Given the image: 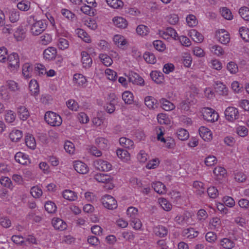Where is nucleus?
I'll return each mask as SVG.
<instances>
[{"instance_id": "55", "label": "nucleus", "mask_w": 249, "mask_h": 249, "mask_svg": "<svg viewBox=\"0 0 249 249\" xmlns=\"http://www.w3.org/2000/svg\"><path fill=\"white\" fill-rule=\"evenodd\" d=\"M148 28L144 25H139L136 29V32L140 36H146L149 32Z\"/></svg>"}, {"instance_id": "14", "label": "nucleus", "mask_w": 249, "mask_h": 249, "mask_svg": "<svg viewBox=\"0 0 249 249\" xmlns=\"http://www.w3.org/2000/svg\"><path fill=\"white\" fill-rule=\"evenodd\" d=\"M15 159L17 162L22 165H27L30 163L28 156L20 152L16 153Z\"/></svg>"}, {"instance_id": "22", "label": "nucleus", "mask_w": 249, "mask_h": 249, "mask_svg": "<svg viewBox=\"0 0 249 249\" xmlns=\"http://www.w3.org/2000/svg\"><path fill=\"white\" fill-rule=\"evenodd\" d=\"M18 114L21 120H26L29 116V112L24 106L18 107Z\"/></svg>"}, {"instance_id": "44", "label": "nucleus", "mask_w": 249, "mask_h": 249, "mask_svg": "<svg viewBox=\"0 0 249 249\" xmlns=\"http://www.w3.org/2000/svg\"><path fill=\"white\" fill-rule=\"evenodd\" d=\"M210 49L212 53L217 56H221L224 54V51L222 48L219 45H213L210 48Z\"/></svg>"}, {"instance_id": "29", "label": "nucleus", "mask_w": 249, "mask_h": 249, "mask_svg": "<svg viewBox=\"0 0 249 249\" xmlns=\"http://www.w3.org/2000/svg\"><path fill=\"white\" fill-rule=\"evenodd\" d=\"M120 144L126 148H132L134 146V142L130 139L125 137H122L119 140Z\"/></svg>"}, {"instance_id": "38", "label": "nucleus", "mask_w": 249, "mask_h": 249, "mask_svg": "<svg viewBox=\"0 0 249 249\" xmlns=\"http://www.w3.org/2000/svg\"><path fill=\"white\" fill-rule=\"evenodd\" d=\"M122 99L125 104H131L133 100V94L129 91H125L122 94Z\"/></svg>"}, {"instance_id": "26", "label": "nucleus", "mask_w": 249, "mask_h": 249, "mask_svg": "<svg viewBox=\"0 0 249 249\" xmlns=\"http://www.w3.org/2000/svg\"><path fill=\"white\" fill-rule=\"evenodd\" d=\"M25 142L26 145L31 149H35L36 147V142L34 137L31 134H28L25 136Z\"/></svg>"}, {"instance_id": "57", "label": "nucleus", "mask_w": 249, "mask_h": 249, "mask_svg": "<svg viewBox=\"0 0 249 249\" xmlns=\"http://www.w3.org/2000/svg\"><path fill=\"white\" fill-rule=\"evenodd\" d=\"M177 137L178 139L181 141L187 140L189 137V133L184 129H181L177 132Z\"/></svg>"}, {"instance_id": "18", "label": "nucleus", "mask_w": 249, "mask_h": 249, "mask_svg": "<svg viewBox=\"0 0 249 249\" xmlns=\"http://www.w3.org/2000/svg\"><path fill=\"white\" fill-rule=\"evenodd\" d=\"M23 137L22 131L18 129L13 130L9 134L11 140L14 142H18Z\"/></svg>"}, {"instance_id": "8", "label": "nucleus", "mask_w": 249, "mask_h": 249, "mask_svg": "<svg viewBox=\"0 0 249 249\" xmlns=\"http://www.w3.org/2000/svg\"><path fill=\"white\" fill-rule=\"evenodd\" d=\"M127 78L129 81L134 85L141 86L144 85V80L141 76L135 72H129Z\"/></svg>"}, {"instance_id": "20", "label": "nucleus", "mask_w": 249, "mask_h": 249, "mask_svg": "<svg viewBox=\"0 0 249 249\" xmlns=\"http://www.w3.org/2000/svg\"><path fill=\"white\" fill-rule=\"evenodd\" d=\"M183 236L188 239H193L197 236L198 232L195 231L193 228L186 229L183 230L182 232Z\"/></svg>"}, {"instance_id": "49", "label": "nucleus", "mask_w": 249, "mask_h": 249, "mask_svg": "<svg viewBox=\"0 0 249 249\" xmlns=\"http://www.w3.org/2000/svg\"><path fill=\"white\" fill-rule=\"evenodd\" d=\"M40 43L43 45H47L51 42L52 38L51 35L48 34H45L41 36L40 37Z\"/></svg>"}, {"instance_id": "13", "label": "nucleus", "mask_w": 249, "mask_h": 249, "mask_svg": "<svg viewBox=\"0 0 249 249\" xmlns=\"http://www.w3.org/2000/svg\"><path fill=\"white\" fill-rule=\"evenodd\" d=\"M53 227L56 229L63 231L67 228V224L59 218H53L52 221Z\"/></svg>"}, {"instance_id": "43", "label": "nucleus", "mask_w": 249, "mask_h": 249, "mask_svg": "<svg viewBox=\"0 0 249 249\" xmlns=\"http://www.w3.org/2000/svg\"><path fill=\"white\" fill-rule=\"evenodd\" d=\"M143 58L149 64H154L156 62V58L154 54L151 52H145L143 54Z\"/></svg>"}, {"instance_id": "15", "label": "nucleus", "mask_w": 249, "mask_h": 249, "mask_svg": "<svg viewBox=\"0 0 249 249\" xmlns=\"http://www.w3.org/2000/svg\"><path fill=\"white\" fill-rule=\"evenodd\" d=\"M81 61L82 62L83 67L85 68H89L92 63V59L89 54L85 51L81 52Z\"/></svg>"}, {"instance_id": "46", "label": "nucleus", "mask_w": 249, "mask_h": 249, "mask_svg": "<svg viewBox=\"0 0 249 249\" xmlns=\"http://www.w3.org/2000/svg\"><path fill=\"white\" fill-rule=\"evenodd\" d=\"M9 17L11 22H16L18 20L19 18V13L17 10L12 9L9 12Z\"/></svg>"}, {"instance_id": "21", "label": "nucleus", "mask_w": 249, "mask_h": 249, "mask_svg": "<svg viewBox=\"0 0 249 249\" xmlns=\"http://www.w3.org/2000/svg\"><path fill=\"white\" fill-rule=\"evenodd\" d=\"M154 232L157 236L163 237L167 234V229L165 227L161 225L156 226L154 228Z\"/></svg>"}, {"instance_id": "5", "label": "nucleus", "mask_w": 249, "mask_h": 249, "mask_svg": "<svg viewBox=\"0 0 249 249\" xmlns=\"http://www.w3.org/2000/svg\"><path fill=\"white\" fill-rule=\"evenodd\" d=\"M103 206L110 210L115 209L117 207V203L115 198L110 195H105L101 199Z\"/></svg>"}, {"instance_id": "1", "label": "nucleus", "mask_w": 249, "mask_h": 249, "mask_svg": "<svg viewBox=\"0 0 249 249\" xmlns=\"http://www.w3.org/2000/svg\"><path fill=\"white\" fill-rule=\"evenodd\" d=\"M27 26L31 34L38 36L42 33L47 28V24L44 20H36L34 16H29L27 19Z\"/></svg>"}, {"instance_id": "41", "label": "nucleus", "mask_w": 249, "mask_h": 249, "mask_svg": "<svg viewBox=\"0 0 249 249\" xmlns=\"http://www.w3.org/2000/svg\"><path fill=\"white\" fill-rule=\"evenodd\" d=\"M99 57L101 59L102 62L107 67L110 66L113 62L111 57L106 54H100Z\"/></svg>"}, {"instance_id": "11", "label": "nucleus", "mask_w": 249, "mask_h": 249, "mask_svg": "<svg viewBox=\"0 0 249 249\" xmlns=\"http://www.w3.org/2000/svg\"><path fill=\"white\" fill-rule=\"evenodd\" d=\"M73 167L77 173L81 174H86L89 171L87 165L79 160L75 161L74 162Z\"/></svg>"}, {"instance_id": "17", "label": "nucleus", "mask_w": 249, "mask_h": 249, "mask_svg": "<svg viewBox=\"0 0 249 249\" xmlns=\"http://www.w3.org/2000/svg\"><path fill=\"white\" fill-rule=\"evenodd\" d=\"M94 178L99 182L107 183L111 180V177L106 174L98 173L94 176Z\"/></svg>"}, {"instance_id": "6", "label": "nucleus", "mask_w": 249, "mask_h": 249, "mask_svg": "<svg viewBox=\"0 0 249 249\" xmlns=\"http://www.w3.org/2000/svg\"><path fill=\"white\" fill-rule=\"evenodd\" d=\"M203 119L210 122H214L218 119V115L213 109L210 108H205L202 112Z\"/></svg>"}, {"instance_id": "25", "label": "nucleus", "mask_w": 249, "mask_h": 249, "mask_svg": "<svg viewBox=\"0 0 249 249\" xmlns=\"http://www.w3.org/2000/svg\"><path fill=\"white\" fill-rule=\"evenodd\" d=\"M114 25L120 28H125L127 25V21L122 17H115L113 18Z\"/></svg>"}, {"instance_id": "50", "label": "nucleus", "mask_w": 249, "mask_h": 249, "mask_svg": "<svg viewBox=\"0 0 249 249\" xmlns=\"http://www.w3.org/2000/svg\"><path fill=\"white\" fill-rule=\"evenodd\" d=\"M61 14L64 17L67 18L69 20L73 21L75 18V15L71 11L68 9H62Z\"/></svg>"}, {"instance_id": "59", "label": "nucleus", "mask_w": 249, "mask_h": 249, "mask_svg": "<svg viewBox=\"0 0 249 249\" xmlns=\"http://www.w3.org/2000/svg\"><path fill=\"white\" fill-rule=\"evenodd\" d=\"M158 122L160 124H167L170 123V120L165 114L160 113L157 116Z\"/></svg>"}, {"instance_id": "7", "label": "nucleus", "mask_w": 249, "mask_h": 249, "mask_svg": "<svg viewBox=\"0 0 249 249\" xmlns=\"http://www.w3.org/2000/svg\"><path fill=\"white\" fill-rule=\"evenodd\" d=\"M93 165L97 170L103 172H107L112 168V165L108 161L102 159L94 160Z\"/></svg>"}, {"instance_id": "2", "label": "nucleus", "mask_w": 249, "mask_h": 249, "mask_svg": "<svg viewBox=\"0 0 249 249\" xmlns=\"http://www.w3.org/2000/svg\"><path fill=\"white\" fill-rule=\"evenodd\" d=\"M44 119L48 124L52 126H59L62 123L61 116L53 111H47L45 114Z\"/></svg>"}, {"instance_id": "33", "label": "nucleus", "mask_w": 249, "mask_h": 249, "mask_svg": "<svg viewBox=\"0 0 249 249\" xmlns=\"http://www.w3.org/2000/svg\"><path fill=\"white\" fill-rule=\"evenodd\" d=\"M76 34L78 36L80 37L85 42L89 43L91 41L90 36L84 30L81 29H77Z\"/></svg>"}, {"instance_id": "27", "label": "nucleus", "mask_w": 249, "mask_h": 249, "mask_svg": "<svg viewBox=\"0 0 249 249\" xmlns=\"http://www.w3.org/2000/svg\"><path fill=\"white\" fill-rule=\"evenodd\" d=\"M73 81L79 86H84L87 83V80L81 74L76 73L73 76Z\"/></svg>"}, {"instance_id": "53", "label": "nucleus", "mask_w": 249, "mask_h": 249, "mask_svg": "<svg viewBox=\"0 0 249 249\" xmlns=\"http://www.w3.org/2000/svg\"><path fill=\"white\" fill-rule=\"evenodd\" d=\"M187 24L190 27H194L197 25V20L195 16L189 15L186 18Z\"/></svg>"}, {"instance_id": "63", "label": "nucleus", "mask_w": 249, "mask_h": 249, "mask_svg": "<svg viewBox=\"0 0 249 249\" xmlns=\"http://www.w3.org/2000/svg\"><path fill=\"white\" fill-rule=\"evenodd\" d=\"M105 73L107 79L110 80L115 81L117 78V73L112 70L107 69L105 71Z\"/></svg>"}, {"instance_id": "12", "label": "nucleus", "mask_w": 249, "mask_h": 249, "mask_svg": "<svg viewBox=\"0 0 249 249\" xmlns=\"http://www.w3.org/2000/svg\"><path fill=\"white\" fill-rule=\"evenodd\" d=\"M200 136L205 141H209L212 139V133L210 130L205 126H201L199 130Z\"/></svg>"}, {"instance_id": "37", "label": "nucleus", "mask_w": 249, "mask_h": 249, "mask_svg": "<svg viewBox=\"0 0 249 249\" xmlns=\"http://www.w3.org/2000/svg\"><path fill=\"white\" fill-rule=\"evenodd\" d=\"M95 143L99 148L104 149L107 147L108 141L104 138L99 137L95 139Z\"/></svg>"}, {"instance_id": "52", "label": "nucleus", "mask_w": 249, "mask_h": 249, "mask_svg": "<svg viewBox=\"0 0 249 249\" xmlns=\"http://www.w3.org/2000/svg\"><path fill=\"white\" fill-rule=\"evenodd\" d=\"M69 41L65 38H59L57 42V46L59 49L64 50L69 47Z\"/></svg>"}, {"instance_id": "62", "label": "nucleus", "mask_w": 249, "mask_h": 249, "mask_svg": "<svg viewBox=\"0 0 249 249\" xmlns=\"http://www.w3.org/2000/svg\"><path fill=\"white\" fill-rule=\"evenodd\" d=\"M175 219L178 223L183 225L188 222L189 217L185 214L177 215Z\"/></svg>"}, {"instance_id": "64", "label": "nucleus", "mask_w": 249, "mask_h": 249, "mask_svg": "<svg viewBox=\"0 0 249 249\" xmlns=\"http://www.w3.org/2000/svg\"><path fill=\"white\" fill-rule=\"evenodd\" d=\"M153 44L154 48L159 51L162 52L165 49V45L161 40H155L154 41Z\"/></svg>"}, {"instance_id": "16", "label": "nucleus", "mask_w": 249, "mask_h": 249, "mask_svg": "<svg viewBox=\"0 0 249 249\" xmlns=\"http://www.w3.org/2000/svg\"><path fill=\"white\" fill-rule=\"evenodd\" d=\"M220 246L225 249H231L235 246L234 242L228 238L221 239L219 242Z\"/></svg>"}, {"instance_id": "32", "label": "nucleus", "mask_w": 249, "mask_h": 249, "mask_svg": "<svg viewBox=\"0 0 249 249\" xmlns=\"http://www.w3.org/2000/svg\"><path fill=\"white\" fill-rule=\"evenodd\" d=\"M29 89L34 96L38 95L39 91V85L36 80H31L29 83Z\"/></svg>"}, {"instance_id": "31", "label": "nucleus", "mask_w": 249, "mask_h": 249, "mask_svg": "<svg viewBox=\"0 0 249 249\" xmlns=\"http://www.w3.org/2000/svg\"><path fill=\"white\" fill-rule=\"evenodd\" d=\"M14 36L18 41H21L25 37V32L22 27H18L14 33Z\"/></svg>"}, {"instance_id": "51", "label": "nucleus", "mask_w": 249, "mask_h": 249, "mask_svg": "<svg viewBox=\"0 0 249 249\" xmlns=\"http://www.w3.org/2000/svg\"><path fill=\"white\" fill-rule=\"evenodd\" d=\"M191 36L196 42H201L203 40V35L196 30H193L191 32Z\"/></svg>"}, {"instance_id": "39", "label": "nucleus", "mask_w": 249, "mask_h": 249, "mask_svg": "<svg viewBox=\"0 0 249 249\" xmlns=\"http://www.w3.org/2000/svg\"><path fill=\"white\" fill-rule=\"evenodd\" d=\"M126 213L130 220L136 218L138 216V209L133 207H129L127 210Z\"/></svg>"}, {"instance_id": "58", "label": "nucleus", "mask_w": 249, "mask_h": 249, "mask_svg": "<svg viewBox=\"0 0 249 249\" xmlns=\"http://www.w3.org/2000/svg\"><path fill=\"white\" fill-rule=\"evenodd\" d=\"M222 201L224 205L230 208L233 207L235 205L234 200L231 196H225L223 197Z\"/></svg>"}, {"instance_id": "54", "label": "nucleus", "mask_w": 249, "mask_h": 249, "mask_svg": "<svg viewBox=\"0 0 249 249\" xmlns=\"http://www.w3.org/2000/svg\"><path fill=\"white\" fill-rule=\"evenodd\" d=\"M16 119V114L12 110H9L6 111L5 115V120L8 123L13 122Z\"/></svg>"}, {"instance_id": "3", "label": "nucleus", "mask_w": 249, "mask_h": 249, "mask_svg": "<svg viewBox=\"0 0 249 249\" xmlns=\"http://www.w3.org/2000/svg\"><path fill=\"white\" fill-rule=\"evenodd\" d=\"M8 68L12 71L17 70L19 67V58L18 54L13 53L7 57Z\"/></svg>"}, {"instance_id": "9", "label": "nucleus", "mask_w": 249, "mask_h": 249, "mask_svg": "<svg viewBox=\"0 0 249 249\" xmlns=\"http://www.w3.org/2000/svg\"><path fill=\"white\" fill-rule=\"evenodd\" d=\"M216 37L218 40L223 44H227L230 41L229 34L224 29L216 32Z\"/></svg>"}, {"instance_id": "48", "label": "nucleus", "mask_w": 249, "mask_h": 249, "mask_svg": "<svg viewBox=\"0 0 249 249\" xmlns=\"http://www.w3.org/2000/svg\"><path fill=\"white\" fill-rule=\"evenodd\" d=\"M32 70V67L29 63H25L22 68V73L26 78H30L31 75L30 72Z\"/></svg>"}, {"instance_id": "47", "label": "nucleus", "mask_w": 249, "mask_h": 249, "mask_svg": "<svg viewBox=\"0 0 249 249\" xmlns=\"http://www.w3.org/2000/svg\"><path fill=\"white\" fill-rule=\"evenodd\" d=\"M220 13L222 16L226 19L231 20L233 18L231 11L227 7H223L220 10Z\"/></svg>"}, {"instance_id": "60", "label": "nucleus", "mask_w": 249, "mask_h": 249, "mask_svg": "<svg viewBox=\"0 0 249 249\" xmlns=\"http://www.w3.org/2000/svg\"><path fill=\"white\" fill-rule=\"evenodd\" d=\"M30 7V2L28 1L22 0L17 4L18 8L21 11H27Z\"/></svg>"}, {"instance_id": "45", "label": "nucleus", "mask_w": 249, "mask_h": 249, "mask_svg": "<svg viewBox=\"0 0 249 249\" xmlns=\"http://www.w3.org/2000/svg\"><path fill=\"white\" fill-rule=\"evenodd\" d=\"M107 4L115 9H117L123 6V2L121 0H106Z\"/></svg>"}, {"instance_id": "24", "label": "nucleus", "mask_w": 249, "mask_h": 249, "mask_svg": "<svg viewBox=\"0 0 249 249\" xmlns=\"http://www.w3.org/2000/svg\"><path fill=\"white\" fill-rule=\"evenodd\" d=\"M160 103L161 107L166 111H171L175 108V106L172 103L165 99H161Z\"/></svg>"}, {"instance_id": "35", "label": "nucleus", "mask_w": 249, "mask_h": 249, "mask_svg": "<svg viewBox=\"0 0 249 249\" xmlns=\"http://www.w3.org/2000/svg\"><path fill=\"white\" fill-rule=\"evenodd\" d=\"M116 154L118 158L124 161H127L130 159L129 154L128 151L125 150L118 149L116 151Z\"/></svg>"}, {"instance_id": "28", "label": "nucleus", "mask_w": 249, "mask_h": 249, "mask_svg": "<svg viewBox=\"0 0 249 249\" xmlns=\"http://www.w3.org/2000/svg\"><path fill=\"white\" fill-rule=\"evenodd\" d=\"M63 197L69 201H74L77 198L76 193L70 190H66L63 191Z\"/></svg>"}, {"instance_id": "10", "label": "nucleus", "mask_w": 249, "mask_h": 249, "mask_svg": "<svg viewBox=\"0 0 249 249\" xmlns=\"http://www.w3.org/2000/svg\"><path fill=\"white\" fill-rule=\"evenodd\" d=\"M57 54L56 49L53 47H49L43 52V58L48 61L53 60Z\"/></svg>"}, {"instance_id": "4", "label": "nucleus", "mask_w": 249, "mask_h": 249, "mask_svg": "<svg viewBox=\"0 0 249 249\" xmlns=\"http://www.w3.org/2000/svg\"><path fill=\"white\" fill-rule=\"evenodd\" d=\"M226 119L231 122L238 119L239 117V113L237 108L233 107H229L224 112Z\"/></svg>"}, {"instance_id": "30", "label": "nucleus", "mask_w": 249, "mask_h": 249, "mask_svg": "<svg viewBox=\"0 0 249 249\" xmlns=\"http://www.w3.org/2000/svg\"><path fill=\"white\" fill-rule=\"evenodd\" d=\"M193 187L196 189V193L199 195H202L205 191L204 183L200 181H194L193 183Z\"/></svg>"}, {"instance_id": "19", "label": "nucleus", "mask_w": 249, "mask_h": 249, "mask_svg": "<svg viewBox=\"0 0 249 249\" xmlns=\"http://www.w3.org/2000/svg\"><path fill=\"white\" fill-rule=\"evenodd\" d=\"M157 100L152 96H146L144 99L145 105L150 109L158 107Z\"/></svg>"}, {"instance_id": "56", "label": "nucleus", "mask_w": 249, "mask_h": 249, "mask_svg": "<svg viewBox=\"0 0 249 249\" xmlns=\"http://www.w3.org/2000/svg\"><path fill=\"white\" fill-rule=\"evenodd\" d=\"M113 41L118 46H123L126 43L124 37L120 35H115L113 38Z\"/></svg>"}, {"instance_id": "36", "label": "nucleus", "mask_w": 249, "mask_h": 249, "mask_svg": "<svg viewBox=\"0 0 249 249\" xmlns=\"http://www.w3.org/2000/svg\"><path fill=\"white\" fill-rule=\"evenodd\" d=\"M45 210L50 213H55L56 211V206L55 204L51 201H47L44 205Z\"/></svg>"}, {"instance_id": "23", "label": "nucleus", "mask_w": 249, "mask_h": 249, "mask_svg": "<svg viewBox=\"0 0 249 249\" xmlns=\"http://www.w3.org/2000/svg\"><path fill=\"white\" fill-rule=\"evenodd\" d=\"M152 187L159 194H164L166 192L165 186L160 181L153 183Z\"/></svg>"}, {"instance_id": "42", "label": "nucleus", "mask_w": 249, "mask_h": 249, "mask_svg": "<svg viewBox=\"0 0 249 249\" xmlns=\"http://www.w3.org/2000/svg\"><path fill=\"white\" fill-rule=\"evenodd\" d=\"M239 34L241 38L245 41H249V30L244 27L240 28Z\"/></svg>"}, {"instance_id": "34", "label": "nucleus", "mask_w": 249, "mask_h": 249, "mask_svg": "<svg viewBox=\"0 0 249 249\" xmlns=\"http://www.w3.org/2000/svg\"><path fill=\"white\" fill-rule=\"evenodd\" d=\"M150 77L156 83H160L163 80V74L161 72L157 71H153L150 73Z\"/></svg>"}, {"instance_id": "40", "label": "nucleus", "mask_w": 249, "mask_h": 249, "mask_svg": "<svg viewBox=\"0 0 249 249\" xmlns=\"http://www.w3.org/2000/svg\"><path fill=\"white\" fill-rule=\"evenodd\" d=\"M239 14L243 19L246 21H249V8L244 6L239 10Z\"/></svg>"}, {"instance_id": "61", "label": "nucleus", "mask_w": 249, "mask_h": 249, "mask_svg": "<svg viewBox=\"0 0 249 249\" xmlns=\"http://www.w3.org/2000/svg\"><path fill=\"white\" fill-rule=\"evenodd\" d=\"M6 86L12 91H16L19 89L18 84L13 80L7 81Z\"/></svg>"}]
</instances>
